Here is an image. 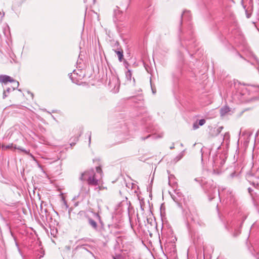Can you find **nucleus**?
Here are the masks:
<instances>
[{
	"label": "nucleus",
	"mask_w": 259,
	"mask_h": 259,
	"mask_svg": "<svg viewBox=\"0 0 259 259\" xmlns=\"http://www.w3.org/2000/svg\"><path fill=\"white\" fill-rule=\"evenodd\" d=\"M126 77L128 79H131V76H132V73H131V72L130 70H128L126 74Z\"/></svg>",
	"instance_id": "24"
},
{
	"label": "nucleus",
	"mask_w": 259,
	"mask_h": 259,
	"mask_svg": "<svg viewBox=\"0 0 259 259\" xmlns=\"http://www.w3.org/2000/svg\"><path fill=\"white\" fill-rule=\"evenodd\" d=\"M114 52L117 54L119 62H122L123 59V52L121 49L120 50H113Z\"/></svg>",
	"instance_id": "12"
},
{
	"label": "nucleus",
	"mask_w": 259,
	"mask_h": 259,
	"mask_svg": "<svg viewBox=\"0 0 259 259\" xmlns=\"http://www.w3.org/2000/svg\"><path fill=\"white\" fill-rule=\"evenodd\" d=\"M45 254V252L44 250H40V254L39 256L38 257V259H40V258L42 257Z\"/></svg>",
	"instance_id": "28"
},
{
	"label": "nucleus",
	"mask_w": 259,
	"mask_h": 259,
	"mask_svg": "<svg viewBox=\"0 0 259 259\" xmlns=\"http://www.w3.org/2000/svg\"><path fill=\"white\" fill-rule=\"evenodd\" d=\"M207 185L210 186L211 190L207 188L208 185L205 186L204 188L210 200H212L218 195L220 199L223 198V201L226 204H231L235 202V196L231 191H226L225 188L220 187L217 189L213 181H210Z\"/></svg>",
	"instance_id": "1"
},
{
	"label": "nucleus",
	"mask_w": 259,
	"mask_h": 259,
	"mask_svg": "<svg viewBox=\"0 0 259 259\" xmlns=\"http://www.w3.org/2000/svg\"><path fill=\"white\" fill-rule=\"evenodd\" d=\"M230 111V108L227 106H225L220 109V114L222 116L225 115Z\"/></svg>",
	"instance_id": "13"
},
{
	"label": "nucleus",
	"mask_w": 259,
	"mask_h": 259,
	"mask_svg": "<svg viewBox=\"0 0 259 259\" xmlns=\"http://www.w3.org/2000/svg\"><path fill=\"white\" fill-rule=\"evenodd\" d=\"M88 134H89V144L90 145L91 144V132H89Z\"/></svg>",
	"instance_id": "29"
},
{
	"label": "nucleus",
	"mask_w": 259,
	"mask_h": 259,
	"mask_svg": "<svg viewBox=\"0 0 259 259\" xmlns=\"http://www.w3.org/2000/svg\"><path fill=\"white\" fill-rule=\"evenodd\" d=\"M190 214L189 217L195 223H199V219L198 215L195 209H192L189 210Z\"/></svg>",
	"instance_id": "7"
},
{
	"label": "nucleus",
	"mask_w": 259,
	"mask_h": 259,
	"mask_svg": "<svg viewBox=\"0 0 259 259\" xmlns=\"http://www.w3.org/2000/svg\"><path fill=\"white\" fill-rule=\"evenodd\" d=\"M93 214L94 217V219L88 217V224L94 230L98 231L99 230V227L97 223V221H98L102 226L104 225V224L101 220L100 215L98 213L94 212Z\"/></svg>",
	"instance_id": "3"
},
{
	"label": "nucleus",
	"mask_w": 259,
	"mask_h": 259,
	"mask_svg": "<svg viewBox=\"0 0 259 259\" xmlns=\"http://www.w3.org/2000/svg\"><path fill=\"white\" fill-rule=\"evenodd\" d=\"M96 171L97 173L100 174L101 176L102 175V170L101 167H100V166L96 167Z\"/></svg>",
	"instance_id": "23"
},
{
	"label": "nucleus",
	"mask_w": 259,
	"mask_h": 259,
	"mask_svg": "<svg viewBox=\"0 0 259 259\" xmlns=\"http://www.w3.org/2000/svg\"><path fill=\"white\" fill-rule=\"evenodd\" d=\"M113 259H124V258L120 255H116V256H113Z\"/></svg>",
	"instance_id": "27"
},
{
	"label": "nucleus",
	"mask_w": 259,
	"mask_h": 259,
	"mask_svg": "<svg viewBox=\"0 0 259 259\" xmlns=\"http://www.w3.org/2000/svg\"><path fill=\"white\" fill-rule=\"evenodd\" d=\"M175 179V177L174 175H170L169 177H168V184L171 186V187H174V186L175 185L177 184V182H173L172 183L171 182V181H172V179Z\"/></svg>",
	"instance_id": "16"
},
{
	"label": "nucleus",
	"mask_w": 259,
	"mask_h": 259,
	"mask_svg": "<svg viewBox=\"0 0 259 259\" xmlns=\"http://www.w3.org/2000/svg\"><path fill=\"white\" fill-rule=\"evenodd\" d=\"M131 0H126L125 1V4L123 5V10H126L127 9V8L130 5V3L131 2Z\"/></svg>",
	"instance_id": "19"
},
{
	"label": "nucleus",
	"mask_w": 259,
	"mask_h": 259,
	"mask_svg": "<svg viewBox=\"0 0 259 259\" xmlns=\"http://www.w3.org/2000/svg\"><path fill=\"white\" fill-rule=\"evenodd\" d=\"M11 83H13V87H12V90L14 91L16 89H17L18 86H19V83L18 81H16L14 79V81H11Z\"/></svg>",
	"instance_id": "17"
},
{
	"label": "nucleus",
	"mask_w": 259,
	"mask_h": 259,
	"mask_svg": "<svg viewBox=\"0 0 259 259\" xmlns=\"http://www.w3.org/2000/svg\"><path fill=\"white\" fill-rule=\"evenodd\" d=\"M229 137H230V135H229V133H226L224 136V138H226V139H229Z\"/></svg>",
	"instance_id": "30"
},
{
	"label": "nucleus",
	"mask_w": 259,
	"mask_h": 259,
	"mask_svg": "<svg viewBox=\"0 0 259 259\" xmlns=\"http://www.w3.org/2000/svg\"><path fill=\"white\" fill-rule=\"evenodd\" d=\"M12 90V89H11L10 88H7V90L6 92H7L8 93H9L10 92H11Z\"/></svg>",
	"instance_id": "33"
},
{
	"label": "nucleus",
	"mask_w": 259,
	"mask_h": 259,
	"mask_svg": "<svg viewBox=\"0 0 259 259\" xmlns=\"http://www.w3.org/2000/svg\"><path fill=\"white\" fill-rule=\"evenodd\" d=\"M14 135H16L18 137L21 138V134L19 132L16 131V132L13 133L11 135V136H12Z\"/></svg>",
	"instance_id": "25"
},
{
	"label": "nucleus",
	"mask_w": 259,
	"mask_h": 259,
	"mask_svg": "<svg viewBox=\"0 0 259 259\" xmlns=\"http://www.w3.org/2000/svg\"><path fill=\"white\" fill-rule=\"evenodd\" d=\"M199 127V125L198 124V122L196 121L193 124V130H196Z\"/></svg>",
	"instance_id": "22"
},
{
	"label": "nucleus",
	"mask_w": 259,
	"mask_h": 259,
	"mask_svg": "<svg viewBox=\"0 0 259 259\" xmlns=\"http://www.w3.org/2000/svg\"><path fill=\"white\" fill-rule=\"evenodd\" d=\"M235 175H236V173H235V172H234L232 173V174L230 175V177H231V178H233L234 177H235Z\"/></svg>",
	"instance_id": "34"
},
{
	"label": "nucleus",
	"mask_w": 259,
	"mask_h": 259,
	"mask_svg": "<svg viewBox=\"0 0 259 259\" xmlns=\"http://www.w3.org/2000/svg\"><path fill=\"white\" fill-rule=\"evenodd\" d=\"M226 228L230 232H233L234 230L233 233L234 237L237 236L240 233V231L238 228V225H236L235 222H231L230 224L228 223L226 225Z\"/></svg>",
	"instance_id": "5"
},
{
	"label": "nucleus",
	"mask_w": 259,
	"mask_h": 259,
	"mask_svg": "<svg viewBox=\"0 0 259 259\" xmlns=\"http://www.w3.org/2000/svg\"><path fill=\"white\" fill-rule=\"evenodd\" d=\"M195 181L197 182H198L199 183H200L201 185H202V187H203V189L204 190L205 192H206V191L204 189V187L206 185H207V183L208 182H209L210 181H213L212 180H208L207 181H205L204 180L202 179H200V178H195L194 179ZM209 190H211V189L210 188V186L208 185V187H207Z\"/></svg>",
	"instance_id": "10"
},
{
	"label": "nucleus",
	"mask_w": 259,
	"mask_h": 259,
	"mask_svg": "<svg viewBox=\"0 0 259 259\" xmlns=\"http://www.w3.org/2000/svg\"><path fill=\"white\" fill-rule=\"evenodd\" d=\"M172 198L173 200H174L175 202H177V200H176V199H175V197H172Z\"/></svg>",
	"instance_id": "38"
},
{
	"label": "nucleus",
	"mask_w": 259,
	"mask_h": 259,
	"mask_svg": "<svg viewBox=\"0 0 259 259\" xmlns=\"http://www.w3.org/2000/svg\"><path fill=\"white\" fill-rule=\"evenodd\" d=\"M248 179L250 184L255 189L259 190V168L254 173L248 176Z\"/></svg>",
	"instance_id": "4"
},
{
	"label": "nucleus",
	"mask_w": 259,
	"mask_h": 259,
	"mask_svg": "<svg viewBox=\"0 0 259 259\" xmlns=\"http://www.w3.org/2000/svg\"><path fill=\"white\" fill-rule=\"evenodd\" d=\"M14 81V79L7 75H0V82L7 84L8 82Z\"/></svg>",
	"instance_id": "9"
},
{
	"label": "nucleus",
	"mask_w": 259,
	"mask_h": 259,
	"mask_svg": "<svg viewBox=\"0 0 259 259\" xmlns=\"http://www.w3.org/2000/svg\"><path fill=\"white\" fill-rule=\"evenodd\" d=\"M75 145V144H74V143H71V144H70V145H71V146H73V145Z\"/></svg>",
	"instance_id": "39"
},
{
	"label": "nucleus",
	"mask_w": 259,
	"mask_h": 259,
	"mask_svg": "<svg viewBox=\"0 0 259 259\" xmlns=\"http://www.w3.org/2000/svg\"><path fill=\"white\" fill-rule=\"evenodd\" d=\"M248 192L250 193V194L251 196H253V192L254 191V190L252 189V188L249 187L248 188Z\"/></svg>",
	"instance_id": "26"
},
{
	"label": "nucleus",
	"mask_w": 259,
	"mask_h": 259,
	"mask_svg": "<svg viewBox=\"0 0 259 259\" xmlns=\"http://www.w3.org/2000/svg\"><path fill=\"white\" fill-rule=\"evenodd\" d=\"M79 179L82 181H87L89 185L96 186L99 185V180L94 169L85 171L81 174Z\"/></svg>",
	"instance_id": "2"
},
{
	"label": "nucleus",
	"mask_w": 259,
	"mask_h": 259,
	"mask_svg": "<svg viewBox=\"0 0 259 259\" xmlns=\"http://www.w3.org/2000/svg\"><path fill=\"white\" fill-rule=\"evenodd\" d=\"M182 19L183 21H189L191 19V16L189 11H185L182 14Z\"/></svg>",
	"instance_id": "11"
},
{
	"label": "nucleus",
	"mask_w": 259,
	"mask_h": 259,
	"mask_svg": "<svg viewBox=\"0 0 259 259\" xmlns=\"http://www.w3.org/2000/svg\"><path fill=\"white\" fill-rule=\"evenodd\" d=\"M0 15H2L1 17H3L4 16V13H3V14H2L1 12H0Z\"/></svg>",
	"instance_id": "37"
},
{
	"label": "nucleus",
	"mask_w": 259,
	"mask_h": 259,
	"mask_svg": "<svg viewBox=\"0 0 259 259\" xmlns=\"http://www.w3.org/2000/svg\"><path fill=\"white\" fill-rule=\"evenodd\" d=\"M174 148H175V147H174V144H172V146H171L170 147V149H174Z\"/></svg>",
	"instance_id": "36"
},
{
	"label": "nucleus",
	"mask_w": 259,
	"mask_h": 259,
	"mask_svg": "<svg viewBox=\"0 0 259 259\" xmlns=\"http://www.w3.org/2000/svg\"><path fill=\"white\" fill-rule=\"evenodd\" d=\"M7 96H8V95L6 94V92L4 91L3 93V98L5 99Z\"/></svg>",
	"instance_id": "32"
},
{
	"label": "nucleus",
	"mask_w": 259,
	"mask_h": 259,
	"mask_svg": "<svg viewBox=\"0 0 259 259\" xmlns=\"http://www.w3.org/2000/svg\"><path fill=\"white\" fill-rule=\"evenodd\" d=\"M223 126H220L218 129H217V131L218 132V133H220L222 130H223Z\"/></svg>",
	"instance_id": "31"
},
{
	"label": "nucleus",
	"mask_w": 259,
	"mask_h": 259,
	"mask_svg": "<svg viewBox=\"0 0 259 259\" xmlns=\"http://www.w3.org/2000/svg\"><path fill=\"white\" fill-rule=\"evenodd\" d=\"M40 212L42 214H43L44 212L46 217L47 218V215H48L47 213L48 212V210L46 208L44 209L41 204L40 205Z\"/></svg>",
	"instance_id": "20"
},
{
	"label": "nucleus",
	"mask_w": 259,
	"mask_h": 259,
	"mask_svg": "<svg viewBox=\"0 0 259 259\" xmlns=\"http://www.w3.org/2000/svg\"><path fill=\"white\" fill-rule=\"evenodd\" d=\"M78 72L75 70H74L72 73H69V77L73 82L76 83L78 79H81L82 77L81 75H79L78 77Z\"/></svg>",
	"instance_id": "8"
},
{
	"label": "nucleus",
	"mask_w": 259,
	"mask_h": 259,
	"mask_svg": "<svg viewBox=\"0 0 259 259\" xmlns=\"http://www.w3.org/2000/svg\"><path fill=\"white\" fill-rule=\"evenodd\" d=\"M117 10H114V15L116 17L117 20H119L118 15L121 13V11L119 10V7H117Z\"/></svg>",
	"instance_id": "18"
},
{
	"label": "nucleus",
	"mask_w": 259,
	"mask_h": 259,
	"mask_svg": "<svg viewBox=\"0 0 259 259\" xmlns=\"http://www.w3.org/2000/svg\"><path fill=\"white\" fill-rule=\"evenodd\" d=\"M2 148V149H5V150L8 149H10L11 148H14L15 149H18L22 152H24L25 154L29 155L31 157H33V155L31 153H30L29 150H27L25 149L24 148H23L21 147H20V146L17 147L16 145H14L13 143L7 145H3Z\"/></svg>",
	"instance_id": "6"
},
{
	"label": "nucleus",
	"mask_w": 259,
	"mask_h": 259,
	"mask_svg": "<svg viewBox=\"0 0 259 259\" xmlns=\"http://www.w3.org/2000/svg\"><path fill=\"white\" fill-rule=\"evenodd\" d=\"M151 85V89H152V93H153V94H155V90H154L153 89V88L152 85Z\"/></svg>",
	"instance_id": "35"
},
{
	"label": "nucleus",
	"mask_w": 259,
	"mask_h": 259,
	"mask_svg": "<svg viewBox=\"0 0 259 259\" xmlns=\"http://www.w3.org/2000/svg\"><path fill=\"white\" fill-rule=\"evenodd\" d=\"M205 122L206 121L204 119H201L199 120L198 124L199 126H202L205 124Z\"/></svg>",
	"instance_id": "21"
},
{
	"label": "nucleus",
	"mask_w": 259,
	"mask_h": 259,
	"mask_svg": "<svg viewBox=\"0 0 259 259\" xmlns=\"http://www.w3.org/2000/svg\"><path fill=\"white\" fill-rule=\"evenodd\" d=\"M163 137V135L161 134V135H158V136H156V135H148L147 137H141V140H145L146 139H147L149 138H152V139H157V138H162Z\"/></svg>",
	"instance_id": "14"
},
{
	"label": "nucleus",
	"mask_w": 259,
	"mask_h": 259,
	"mask_svg": "<svg viewBox=\"0 0 259 259\" xmlns=\"http://www.w3.org/2000/svg\"><path fill=\"white\" fill-rule=\"evenodd\" d=\"M184 153H185V151H182L181 152H180L174 159V161L175 162H177L178 161H179L180 160H181L183 157V156H184Z\"/></svg>",
	"instance_id": "15"
}]
</instances>
